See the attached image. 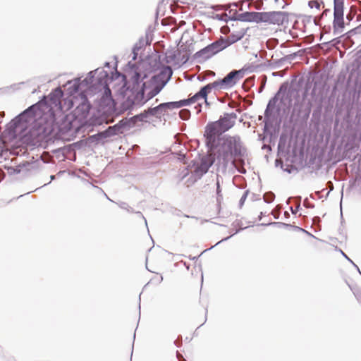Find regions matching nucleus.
<instances>
[{"label":"nucleus","instance_id":"nucleus-39","mask_svg":"<svg viewBox=\"0 0 361 361\" xmlns=\"http://www.w3.org/2000/svg\"><path fill=\"white\" fill-rule=\"evenodd\" d=\"M342 255L348 260L350 261L353 265L355 267H356V269H357V271H359V273L361 274V272L358 268V267L341 250Z\"/></svg>","mask_w":361,"mask_h":361},{"label":"nucleus","instance_id":"nucleus-47","mask_svg":"<svg viewBox=\"0 0 361 361\" xmlns=\"http://www.w3.org/2000/svg\"><path fill=\"white\" fill-rule=\"evenodd\" d=\"M271 214L274 216V219H278L279 218V213H274V212H272Z\"/></svg>","mask_w":361,"mask_h":361},{"label":"nucleus","instance_id":"nucleus-10","mask_svg":"<svg viewBox=\"0 0 361 361\" xmlns=\"http://www.w3.org/2000/svg\"><path fill=\"white\" fill-rule=\"evenodd\" d=\"M215 157L212 154H207L203 155L200 159V163L196 166L194 173L197 178H201L205 173H207L209 168L214 164Z\"/></svg>","mask_w":361,"mask_h":361},{"label":"nucleus","instance_id":"nucleus-1","mask_svg":"<svg viewBox=\"0 0 361 361\" xmlns=\"http://www.w3.org/2000/svg\"><path fill=\"white\" fill-rule=\"evenodd\" d=\"M172 75V68L164 66L158 75L151 78L137 71H130L128 74L129 79L123 75L124 83L121 89L123 95L121 111H131L142 106L161 91Z\"/></svg>","mask_w":361,"mask_h":361},{"label":"nucleus","instance_id":"nucleus-36","mask_svg":"<svg viewBox=\"0 0 361 361\" xmlns=\"http://www.w3.org/2000/svg\"><path fill=\"white\" fill-rule=\"evenodd\" d=\"M293 228H294V229H295V230H296V231H301V232H302V233H306L307 235H310V236H311V237H312V238H316L314 235H312V233H310V232L307 231L306 230H305V229H303V228H300V227H298V226H293Z\"/></svg>","mask_w":361,"mask_h":361},{"label":"nucleus","instance_id":"nucleus-52","mask_svg":"<svg viewBox=\"0 0 361 361\" xmlns=\"http://www.w3.org/2000/svg\"><path fill=\"white\" fill-rule=\"evenodd\" d=\"M177 357L178 359H180V357H183V356L178 352H177Z\"/></svg>","mask_w":361,"mask_h":361},{"label":"nucleus","instance_id":"nucleus-57","mask_svg":"<svg viewBox=\"0 0 361 361\" xmlns=\"http://www.w3.org/2000/svg\"><path fill=\"white\" fill-rule=\"evenodd\" d=\"M285 216H289V214L287 212H285Z\"/></svg>","mask_w":361,"mask_h":361},{"label":"nucleus","instance_id":"nucleus-4","mask_svg":"<svg viewBox=\"0 0 361 361\" xmlns=\"http://www.w3.org/2000/svg\"><path fill=\"white\" fill-rule=\"evenodd\" d=\"M237 115L235 113H225L219 119L209 122L205 126L204 137L207 140L208 145H214L215 139L230 130L235 123Z\"/></svg>","mask_w":361,"mask_h":361},{"label":"nucleus","instance_id":"nucleus-24","mask_svg":"<svg viewBox=\"0 0 361 361\" xmlns=\"http://www.w3.org/2000/svg\"><path fill=\"white\" fill-rule=\"evenodd\" d=\"M102 91H104L102 96V100L104 101V102H105L106 104L114 103V99L111 95V91L109 87V85H107L106 87H102Z\"/></svg>","mask_w":361,"mask_h":361},{"label":"nucleus","instance_id":"nucleus-17","mask_svg":"<svg viewBox=\"0 0 361 361\" xmlns=\"http://www.w3.org/2000/svg\"><path fill=\"white\" fill-rule=\"evenodd\" d=\"M126 123V122L124 121L123 120H122L118 123H117L114 126L108 127L107 129L104 130V134H106V136L107 137H110L111 136L118 135L119 133H122L123 129Z\"/></svg>","mask_w":361,"mask_h":361},{"label":"nucleus","instance_id":"nucleus-25","mask_svg":"<svg viewBox=\"0 0 361 361\" xmlns=\"http://www.w3.org/2000/svg\"><path fill=\"white\" fill-rule=\"evenodd\" d=\"M177 51L175 49L167 50L165 53V62L170 63L174 61L176 59Z\"/></svg>","mask_w":361,"mask_h":361},{"label":"nucleus","instance_id":"nucleus-45","mask_svg":"<svg viewBox=\"0 0 361 361\" xmlns=\"http://www.w3.org/2000/svg\"><path fill=\"white\" fill-rule=\"evenodd\" d=\"M272 75L273 76H281V77H282L283 74L281 72H274L272 73Z\"/></svg>","mask_w":361,"mask_h":361},{"label":"nucleus","instance_id":"nucleus-2","mask_svg":"<svg viewBox=\"0 0 361 361\" xmlns=\"http://www.w3.org/2000/svg\"><path fill=\"white\" fill-rule=\"evenodd\" d=\"M205 144L210 152H214L217 161L224 168H226L229 163L234 165L235 161L240 160L245 152L238 135L217 137L212 146L208 145L207 140H205Z\"/></svg>","mask_w":361,"mask_h":361},{"label":"nucleus","instance_id":"nucleus-14","mask_svg":"<svg viewBox=\"0 0 361 361\" xmlns=\"http://www.w3.org/2000/svg\"><path fill=\"white\" fill-rule=\"evenodd\" d=\"M42 104V102H39L33 105H31L25 111L19 114V116L24 120L27 121L28 123L29 119L35 116L37 112L40 110V106Z\"/></svg>","mask_w":361,"mask_h":361},{"label":"nucleus","instance_id":"nucleus-54","mask_svg":"<svg viewBox=\"0 0 361 361\" xmlns=\"http://www.w3.org/2000/svg\"><path fill=\"white\" fill-rule=\"evenodd\" d=\"M239 171L242 173H245V169H243V170H239Z\"/></svg>","mask_w":361,"mask_h":361},{"label":"nucleus","instance_id":"nucleus-42","mask_svg":"<svg viewBox=\"0 0 361 361\" xmlns=\"http://www.w3.org/2000/svg\"><path fill=\"white\" fill-rule=\"evenodd\" d=\"M330 13H331V10H330V9H329V8H326V9H325V10L323 11V13H322V17H323V16H328V15H329V14H330Z\"/></svg>","mask_w":361,"mask_h":361},{"label":"nucleus","instance_id":"nucleus-18","mask_svg":"<svg viewBox=\"0 0 361 361\" xmlns=\"http://www.w3.org/2000/svg\"><path fill=\"white\" fill-rule=\"evenodd\" d=\"M212 89L219 90L216 80L213 82L206 85L205 86L201 87L200 90H199L200 94L203 95V99H204V102L206 104V105H209V103L207 100V94L212 91Z\"/></svg>","mask_w":361,"mask_h":361},{"label":"nucleus","instance_id":"nucleus-56","mask_svg":"<svg viewBox=\"0 0 361 361\" xmlns=\"http://www.w3.org/2000/svg\"><path fill=\"white\" fill-rule=\"evenodd\" d=\"M262 216H263V213L262 212L260 213V215L259 216V220L262 219Z\"/></svg>","mask_w":361,"mask_h":361},{"label":"nucleus","instance_id":"nucleus-9","mask_svg":"<svg viewBox=\"0 0 361 361\" xmlns=\"http://www.w3.org/2000/svg\"><path fill=\"white\" fill-rule=\"evenodd\" d=\"M244 74V69L231 71L224 78L216 80L219 89L228 90L233 87L243 78Z\"/></svg>","mask_w":361,"mask_h":361},{"label":"nucleus","instance_id":"nucleus-43","mask_svg":"<svg viewBox=\"0 0 361 361\" xmlns=\"http://www.w3.org/2000/svg\"><path fill=\"white\" fill-rule=\"evenodd\" d=\"M321 17L318 18V17H315L313 20H314V23L316 25H319V21L321 20Z\"/></svg>","mask_w":361,"mask_h":361},{"label":"nucleus","instance_id":"nucleus-23","mask_svg":"<svg viewBox=\"0 0 361 361\" xmlns=\"http://www.w3.org/2000/svg\"><path fill=\"white\" fill-rule=\"evenodd\" d=\"M106 138L108 137L106 136V134H104V132L102 131L90 136L89 141L91 143L99 144L100 142H104Z\"/></svg>","mask_w":361,"mask_h":361},{"label":"nucleus","instance_id":"nucleus-49","mask_svg":"<svg viewBox=\"0 0 361 361\" xmlns=\"http://www.w3.org/2000/svg\"><path fill=\"white\" fill-rule=\"evenodd\" d=\"M231 236H232V235H231V236H228V237H226V238H225L222 239L221 240H220L219 242H218V243L216 244V245H218V244H219V243H220L221 242H222V241L227 240H228V239H229Z\"/></svg>","mask_w":361,"mask_h":361},{"label":"nucleus","instance_id":"nucleus-51","mask_svg":"<svg viewBox=\"0 0 361 361\" xmlns=\"http://www.w3.org/2000/svg\"><path fill=\"white\" fill-rule=\"evenodd\" d=\"M104 66H105L106 67L109 68V67H110V63H109V62H105Z\"/></svg>","mask_w":361,"mask_h":361},{"label":"nucleus","instance_id":"nucleus-38","mask_svg":"<svg viewBox=\"0 0 361 361\" xmlns=\"http://www.w3.org/2000/svg\"><path fill=\"white\" fill-rule=\"evenodd\" d=\"M340 42H341V40L339 39V37H336V38L331 39L330 42H327L326 44L334 46Z\"/></svg>","mask_w":361,"mask_h":361},{"label":"nucleus","instance_id":"nucleus-19","mask_svg":"<svg viewBox=\"0 0 361 361\" xmlns=\"http://www.w3.org/2000/svg\"><path fill=\"white\" fill-rule=\"evenodd\" d=\"M149 39L148 37L146 36L145 37H141L139 41L135 44L133 49V59H136L137 56V52L141 50L142 49L145 48L147 44H149Z\"/></svg>","mask_w":361,"mask_h":361},{"label":"nucleus","instance_id":"nucleus-34","mask_svg":"<svg viewBox=\"0 0 361 361\" xmlns=\"http://www.w3.org/2000/svg\"><path fill=\"white\" fill-rule=\"evenodd\" d=\"M177 109L190 104L189 98L176 102Z\"/></svg>","mask_w":361,"mask_h":361},{"label":"nucleus","instance_id":"nucleus-26","mask_svg":"<svg viewBox=\"0 0 361 361\" xmlns=\"http://www.w3.org/2000/svg\"><path fill=\"white\" fill-rule=\"evenodd\" d=\"M220 178H221L220 177V176L217 175L216 185V201L218 202H220L221 201V200L223 199V196L221 194V186H220Z\"/></svg>","mask_w":361,"mask_h":361},{"label":"nucleus","instance_id":"nucleus-6","mask_svg":"<svg viewBox=\"0 0 361 361\" xmlns=\"http://www.w3.org/2000/svg\"><path fill=\"white\" fill-rule=\"evenodd\" d=\"M27 121L18 115L6 125L4 133L11 139L23 137L26 135L25 130L27 128Z\"/></svg>","mask_w":361,"mask_h":361},{"label":"nucleus","instance_id":"nucleus-58","mask_svg":"<svg viewBox=\"0 0 361 361\" xmlns=\"http://www.w3.org/2000/svg\"><path fill=\"white\" fill-rule=\"evenodd\" d=\"M143 219H145V224L147 225V220L145 219V218L142 216Z\"/></svg>","mask_w":361,"mask_h":361},{"label":"nucleus","instance_id":"nucleus-28","mask_svg":"<svg viewBox=\"0 0 361 361\" xmlns=\"http://www.w3.org/2000/svg\"><path fill=\"white\" fill-rule=\"evenodd\" d=\"M263 198L265 202L271 203L274 201L275 195L272 192H267L264 194Z\"/></svg>","mask_w":361,"mask_h":361},{"label":"nucleus","instance_id":"nucleus-8","mask_svg":"<svg viewBox=\"0 0 361 361\" xmlns=\"http://www.w3.org/2000/svg\"><path fill=\"white\" fill-rule=\"evenodd\" d=\"M344 0H334V35H338L343 32L345 23L343 18Z\"/></svg>","mask_w":361,"mask_h":361},{"label":"nucleus","instance_id":"nucleus-59","mask_svg":"<svg viewBox=\"0 0 361 361\" xmlns=\"http://www.w3.org/2000/svg\"><path fill=\"white\" fill-rule=\"evenodd\" d=\"M105 195L106 196V199H108V200H109L110 201H111V200L109 198V197H108L106 195Z\"/></svg>","mask_w":361,"mask_h":361},{"label":"nucleus","instance_id":"nucleus-7","mask_svg":"<svg viewBox=\"0 0 361 361\" xmlns=\"http://www.w3.org/2000/svg\"><path fill=\"white\" fill-rule=\"evenodd\" d=\"M224 49V46L218 39L197 51L193 55V59L197 63H202Z\"/></svg>","mask_w":361,"mask_h":361},{"label":"nucleus","instance_id":"nucleus-20","mask_svg":"<svg viewBox=\"0 0 361 361\" xmlns=\"http://www.w3.org/2000/svg\"><path fill=\"white\" fill-rule=\"evenodd\" d=\"M67 85L71 86L68 87V90L71 94H74L78 92L82 87H85V82H82V80L80 78H76L74 80L73 82L68 81Z\"/></svg>","mask_w":361,"mask_h":361},{"label":"nucleus","instance_id":"nucleus-40","mask_svg":"<svg viewBox=\"0 0 361 361\" xmlns=\"http://www.w3.org/2000/svg\"><path fill=\"white\" fill-rule=\"evenodd\" d=\"M275 45H276V44H275L274 41L271 42L270 40H269V41H267V49H274V47H275Z\"/></svg>","mask_w":361,"mask_h":361},{"label":"nucleus","instance_id":"nucleus-13","mask_svg":"<svg viewBox=\"0 0 361 361\" xmlns=\"http://www.w3.org/2000/svg\"><path fill=\"white\" fill-rule=\"evenodd\" d=\"M245 33L246 30L244 29H241L239 31L231 33L226 39L221 37L219 39V41L221 44L224 46V49H225L228 46L240 40L244 37Z\"/></svg>","mask_w":361,"mask_h":361},{"label":"nucleus","instance_id":"nucleus-12","mask_svg":"<svg viewBox=\"0 0 361 361\" xmlns=\"http://www.w3.org/2000/svg\"><path fill=\"white\" fill-rule=\"evenodd\" d=\"M262 12H244L238 14L236 17L231 18L232 20H239L242 22L262 23Z\"/></svg>","mask_w":361,"mask_h":361},{"label":"nucleus","instance_id":"nucleus-48","mask_svg":"<svg viewBox=\"0 0 361 361\" xmlns=\"http://www.w3.org/2000/svg\"><path fill=\"white\" fill-rule=\"evenodd\" d=\"M162 281H163L162 276H159L157 277V283H160Z\"/></svg>","mask_w":361,"mask_h":361},{"label":"nucleus","instance_id":"nucleus-44","mask_svg":"<svg viewBox=\"0 0 361 361\" xmlns=\"http://www.w3.org/2000/svg\"><path fill=\"white\" fill-rule=\"evenodd\" d=\"M355 183L358 185H361V172L360 175L356 178Z\"/></svg>","mask_w":361,"mask_h":361},{"label":"nucleus","instance_id":"nucleus-46","mask_svg":"<svg viewBox=\"0 0 361 361\" xmlns=\"http://www.w3.org/2000/svg\"><path fill=\"white\" fill-rule=\"evenodd\" d=\"M55 178H56V177H55V176H54V175H51V176H50V181H49L48 183H45V184H44V185H43V186H45V185H47L49 184V183H51V181H52V180H54L55 179Z\"/></svg>","mask_w":361,"mask_h":361},{"label":"nucleus","instance_id":"nucleus-55","mask_svg":"<svg viewBox=\"0 0 361 361\" xmlns=\"http://www.w3.org/2000/svg\"><path fill=\"white\" fill-rule=\"evenodd\" d=\"M290 209H291V212H292V213H293V214H295V213H296V212H295V211H294V209H293V207H290Z\"/></svg>","mask_w":361,"mask_h":361},{"label":"nucleus","instance_id":"nucleus-3","mask_svg":"<svg viewBox=\"0 0 361 361\" xmlns=\"http://www.w3.org/2000/svg\"><path fill=\"white\" fill-rule=\"evenodd\" d=\"M288 86V83L281 84L278 92L269 99L264 111L265 128L271 121L273 111L275 109H276L277 114H280L281 112L286 114L289 111L293 99L292 95L287 92Z\"/></svg>","mask_w":361,"mask_h":361},{"label":"nucleus","instance_id":"nucleus-15","mask_svg":"<svg viewBox=\"0 0 361 361\" xmlns=\"http://www.w3.org/2000/svg\"><path fill=\"white\" fill-rule=\"evenodd\" d=\"M63 96V92L61 90V87H57L54 90L49 94V98L51 104L54 105L55 107H59L61 109V99Z\"/></svg>","mask_w":361,"mask_h":361},{"label":"nucleus","instance_id":"nucleus-41","mask_svg":"<svg viewBox=\"0 0 361 361\" xmlns=\"http://www.w3.org/2000/svg\"><path fill=\"white\" fill-rule=\"evenodd\" d=\"M195 109L197 110V114H199L202 111V104L198 103L195 106Z\"/></svg>","mask_w":361,"mask_h":361},{"label":"nucleus","instance_id":"nucleus-37","mask_svg":"<svg viewBox=\"0 0 361 361\" xmlns=\"http://www.w3.org/2000/svg\"><path fill=\"white\" fill-rule=\"evenodd\" d=\"M248 192H249V191L246 190L244 192L243 195H242V197L239 201V204L240 207L244 204V202L247 197Z\"/></svg>","mask_w":361,"mask_h":361},{"label":"nucleus","instance_id":"nucleus-50","mask_svg":"<svg viewBox=\"0 0 361 361\" xmlns=\"http://www.w3.org/2000/svg\"><path fill=\"white\" fill-rule=\"evenodd\" d=\"M304 205L306 206L307 207H313V206H312L310 204H307V200H305Z\"/></svg>","mask_w":361,"mask_h":361},{"label":"nucleus","instance_id":"nucleus-60","mask_svg":"<svg viewBox=\"0 0 361 361\" xmlns=\"http://www.w3.org/2000/svg\"><path fill=\"white\" fill-rule=\"evenodd\" d=\"M137 214L142 216L140 212H138Z\"/></svg>","mask_w":361,"mask_h":361},{"label":"nucleus","instance_id":"nucleus-5","mask_svg":"<svg viewBox=\"0 0 361 361\" xmlns=\"http://www.w3.org/2000/svg\"><path fill=\"white\" fill-rule=\"evenodd\" d=\"M111 81L112 79L109 77V73L102 68L89 72L87 76L82 80V82H85L87 87H92L97 92L102 91V87H106Z\"/></svg>","mask_w":361,"mask_h":361},{"label":"nucleus","instance_id":"nucleus-21","mask_svg":"<svg viewBox=\"0 0 361 361\" xmlns=\"http://www.w3.org/2000/svg\"><path fill=\"white\" fill-rule=\"evenodd\" d=\"M358 156L357 148L355 147H350L345 149L343 152V157L345 159L350 161H353Z\"/></svg>","mask_w":361,"mask_h":361},{"label":"nucleus","instance_id":"nucleus-53","mask_svg":"<svg viewBox=\"0 0 361 361\" xmlns=\"http://www.w3.org/2000/svg\"><path fill=\"white\" fill-rule=\"evenodd\" d=\"M307 21H310L312 19V16H307Z\"/></svg>","mask_w":361,"mask_h":361},{"label":"nucleus","instance_id":"nucleus-16","mask_svg":"<svg viewBox=\"0 0 361 361\" xmlns=\"http://www.w3.org/2000/svg\"><path fill=\"white\" fill-rule=\"evenodd\" d=\"M296 56H297L296 53H293L291 54L286 55L284 57H283L280 59H278V60L268 61L267 63H268L269 67L271 69L279 68L283 66L284 62H286V61L290 62L292 60L295 59Z\"/></svg>","mask_w":361,"mask_h":361},{"label":"nucleus","instance_id":"nucleus-27","mask_svg":"<svg viewBox=\"0 0 361 361\" xmlns=\"http://www.w3.org/2000/svg\"><path fill=\"white\" fill-rule=\"evenodd\" d=\"M149 116H150L149 113H148V109L145 110L143 112L140 113L133 117L135 120H138L140 121H144Z\"/></svg>","mask_w":361,"mask_h":361},{"label":"nucleus","instance_id":"nucleus-29","mask_svg":"<svg viewBox=\"0 0 361 361\" xmlns=\"http://www.w3.org/2000/svg\"><path fill=\"white\" fill-rule=\"evenodd\" d=\"M179 116L182 120L187 121L190 117V111L188 109H181L179 112Z\"/></svg>","mask_w":361,"mask_h":361},{"label":"nucleus","instance_id":"nucleus-31","mask_svg":"<svg viewBox=\"0 0 361 361\" xmlns=\"http://www.w3.org/2000/svg\"><path fill=\"white\" fill-rule=\"evenodd\" d=\"M162 105H164V109L166 111L169 109L171 110V109H177L176 102H164V103H162Z\"/></svg>","mask_w":361,"mask_h":361},{"label":"nucleus","instance_id":"nucleus-32","mask_svg":"<svg viewBox=\"0 0 361 361\" xmlns=\"http://www.w3.org/2000/svg\"><path fill=\"white\" fill-rule=\"evenodd\" d=\"M200 99H203V95L200 94V91H198L197 93H195L192 97H190L189 98V100H190V104H192V103H195L196 102H197Z\"/></svg>","mask_w":361,"mask_h":361},{"label":"nucleus","instance_id":"nucleus-11","mask_svg":"<svg viewBox=\"0 0 361 361\" xmlns=\"http://www.w3.org/2000/svg\"><path fill=\"white\" fill-rule=\"evenodd\" d=\"M262 23L274 25H283L286 20V13L282 11L262 12Z\"/></svg>","mask_w":361,"mask_h":361},{"label":"nucleus","instance_id":"nucleus-33","mask_svg":"<svg viewBox=\"0 0 361 361\" xmlns=\"http://www.w3.org/2000/svg\"><path fill=\"white\" fill-rule=\"evenodd\" d=\"M308 6L310 8H315L318 10L320 9L321 4L317 0H311L308 2Z\"/></svg>","mask_w":361,"mask_h":361},{"label":"nucleus","instance_id":"nucleus-35","mask_svg":"<svg viewBox=\"0 0 361 361\" xmlns=\"http://www.w3.org/2000/svg\"><path fill=\"white\" fill-rule=\"evenodd\" d=\"M118 206L121 209L127 210L128 212H133V209L126 202H122L118 204Z\"/></svg>","mask_w":361,"mask_h":361},{"label":"nucleus","instance_id":"nucleus-30","mask_svg":"<svg viewBox=\"0 0 361 361\" xmlns=\"http://www.w3.org/2000/svg\"><path fill=\"white\" fill-rule=\"evenodd\" d=\"M262 225H265V226H277L279 228H283V227H293V226H291L290 224H286V223H283V222H271V223H269V224H262Z\"/></svg>","mask_w":361,"mask_h":361},{"label":"nucleus","instance_id":"nucleus-22","mask_svg":"<svg viewBox=\"0 0 361 361\" xmlns=\"http://www.w3.org/2000/svg\"><path fill=\"white\" fill-rule=\"evenodd\" d=\"M166 111L162 103L155 107H150L148 109V113H149L150 116H155L157 118H159Z\"/></svg>","mask_w":361,"mask_h":361}]
</instances>
